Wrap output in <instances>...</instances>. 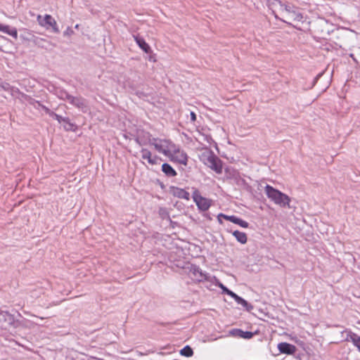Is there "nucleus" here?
<instances>
[{"label": "nucleus", "instance_id": "1", "mask_svg": "<svg viewBox=\"0 0 360 360\" xmlns=\"http://www.w3.org/2000/svg\"><path fill=\"white\" fill-rule=\"evenodd\" d=\"M264 191L267 197L275 204L282 207L289 205L290 198L286 194L274 188L270 185H266L265 186Z\"/></svg>", "mask_w": 360, "mask_h": 360}, {"label": "nucleus", "instance_id": "2", "mask_svg": "<svg viewBox=\"0 0 360 360\" xmlns=\"http://www.w3.org/2000/svg\"><path fill=\"white\" fill-rule=\"evenodd\" d=\"M203 163L217 174L222 173V161L212 152L203 153L200 158Z\"/></svg>", "mask_w": 360, "mask_h": 360}, {"label": "nucleus", "instance_id": "3", "mask_svg": "<svg viewBox=\"0 0 360 360\" xmlns=\"http://www.w3.org/2000/svg\"><path fill=\"white\" fill-rule=\"evenodd\" d=\"M148 143L153 146L157 151L165 155H169L176 146L169 140L157 138L149 139Z\"/></svg>", "mask_w": 360, "mask_h": 360}, {"label": "nucleus", "instance_id": "4", "mask_svg": "<svg viewBox=\"0 0 360 360\" xmlns=\"http://www.w3.org/2000/svg\"><path fill=\"white\" fill-rule=\"evenodd\" d=\"M192 197L198 209L201 211H207L211 206V200L202 197L198 189H194Z\"/></svg>", "mask_w": 360, "mask_h": 360}, {"label": "nucleus", "instance_id": "5", "mask_svg": "<svg viewBox=\"0 0 360 360\" xmlns=\"http://www.w3.org/2000/svg\"><path fill=\"white\" fill-rule=\"evenodd\" d=\"M37 22L41 26L44 27L46 29L51 27L55 33L59 32L56 21L51 15L46 14L44 17H42L41 15H38Z\"/></svg>", "mask_w": 360, "mask_h": 360}, {"label": "nucleus", "instance_id": "6", "mask_svg": "<svg viewBox=\"0 0 360 360\" xmlns=\"http://www.w3.org/2000/svg\"><path fill=\"white\" fill-rule=\"evenodd\" d=\"M70 103L78 108L83 112L89 110L88 103L84 98L81 96H73L70 98Z\"/></svg>", "mask_w": 360, "mask_h": 360}, {"label": "nucleus", "instance_id": "7", "mask_svg": "<svg viewBox=\"0 0 360 360\" xmlns=\"http://www.w3.org/2000/svg\"><path fill=\"white\" fill-rule=\"evenodd\" d=\"M172 160L184 165H187L188 156L186 153L180 150H173Z\"/></svg>", "mask_w": 360, "mask_h": 360}, {"label": "nucleus", "instance_id": "8", "mask_svg": "<svg viewBox=\"0 0 360 360\" xmlns=\"http://www.w3.org/2000/svg\"><path fill=\"white\" fill-rule=\"evenodd\" d=\"M303 16L297 8H295L289 15L286 16L285 19H283V21L291 24V21H302Z\"/></svg>", "mask_w": 360, "mask_h": 360}, {"label": "nucleus", "instance_id": "9", "mask_svg": "<svg viewBox=\"0 0 360 360\" xmlns=\"http://www.w3.org/2000/svg\"><path fill=\"white\" fill-rule=\"evenodd\" d=\"M170 192L174 196L177 197L179 198L185 199L187 200H188L190 198V194L188 192L178 187H170Z\"/></svg>", "mask_w": 360, "mask_h": 360}, {"label": "nucleus", "instance_id": "10", "mask_svg": "<svg viewBox=\"0 0 360 360\" xmlns=\"http://www.w3.org/2000/svg\"><path fill=\"white\" fill-rule=\"evenodd\" d=\"M190 271L200 281L207 280L208 278L207 274L203 272L202 270L196 265H192L191 266Z\"/></svg>", "mask_w": 360, "mask_h": 360}, {"label": "nucleus", "instance_id": "11", "mask_svg": "<svg viewBox=\"0 0 360 360\" xmlns=\"http://www.w3.org/2000/svg\"><path fill=\"white\" fill-rule=\"evenodd\" d=\"M278 349L281 353L286 354H292L296 350L295 346L287 342L279 343L278 345Z\"/></svg>", "mask_w": 360, "mask_h": 360}, {"label": "nucleus", "instance_id": "12", "mask_svg": "<svg viewBox=\"0 0 360 360\" xmlns=\"http://www.w3.org/2000/svg\"><path fill=\"white\" fill-rule=\"evenodd\" d=\"M141 158L143 160H146L149 164L153 165H156L158 162V157L157 156H152V154L150 150H148L146 148H142L141 150Z\"/></svg>", "mask_w": 360, "mask_h": 360}, {"label": "nucleus", "instance_id": "13", "mask_svg": "<svg viewBox=\"0 0 360 360\" xmlns=\"http://www.w3.org/2000/svg\"><path fill=\"white\" fill-rule=\"evenodd\" d=\"M14 317L7 311L0 310V322L5 323V326H11L14 323Z\"/></svg>", "mask_w": 360, "mask_h": 360}, {"label": "nucleus", "instance_id": "14", "mask_svg": "<svg viewBox=\"0 0 360 360\" xmlns=\"http://www.w3.org/2000/svg\"><path fill=\"white\" fill-rule=\"evenodd\" d=\"M134 39H135V41L136 42V44H138V46L145 52V53H150V46L146 42V41L139 37V36H136L134 37Z\"/></svg>", "mask_w": 360, "mask_h": 360}, {"label": "nucleus", "instance_id": "15", "mask_svg": "<svg viewBox=\"0 0 360 360\" xmlns=\"http://www.w3.org/2000/svg\"><path fill=\"white\" fill-rule=\"evenodd\" d=\"M0 31L9 34L16 39L18 37V32L15 28H11L8 25H4L0 23Z\"/></svg>", "mask_w": 360, "mask_h": 360}, {"label": "nucleus", "instance_id": "16", "mask_svg": "<svg viewBox=\"0 0 360 360\" xmlns=\"http://www.w3.org/2000/svg\"><path fill=\"white\" fill-rule=\"evenodd\" d=\"M162 171L169 177L175 176L176 175V171L168 163H164L162 165Z\"/></svg>", "mask_w": 360, "mask_h": 360}, {"label": "nucleus", "instance_id": "17", "mask_svg": "<svg viewBox=\"0 0 360 360\" xmlns=\"http://www.w3.org/2000/svg\"><path fill=\"white\" fill-rule=\"evenodd\" d=\"M232 234L241 244H245L247 243V235L245 233L239 231H234L232 232Z\"/></svg>", "mask_w": 360, "mask_h": 360}, {"label": "nucleus", "instance_id": "18", "mask_svg": "<svg viewBox=\"0 0 360 360\" xmlns=\"http://www.w3.org/2000/svg\"><path fill=\"white\" fill-rule=\"evenodd\" d=\"M62 123H63V127L66 131H75L77 129V126L71 122L68 117H64Z\"/></svg>", "mask_w": 360, "mask_h": 360}, {"label": "nucleus", "instance_id": "19", "mask_svg": "<svg viewBox=\"0 0 360 360\" xmlns=\"http://www.w3.org/2000/svg\"><path fill=\"white\" fill-rule=\"evenodd\" d=\"M235 301L238 304L243 305L248 311H250L253 307L249 304L246 300H245L243 298L240 297L238 295Z\"/></svg>", "mask_w": 360, "mask_h": 360}, {"label": "nucleus", "instance_id": "20", "mask_svg": "<svg viewBox=\"0 0 360 360\" xmlns=\"http://www.w3.org/2000/svg\"><path fill=\"white\" fill-rule=\"evenodd\" d=\"M349 338L353 342L354 345H356L360 350V337L355 333H349L347 338V340H348Z\"/></svg>", "mask_w": 360, "mask_h": 360}, {"label": "nucleus", "instance_id": "21", "mask_svg": "<svg viewBox=\"0 0 360 360\" xmlns=\"http://www.w3.org/2000/svg\"><path fill=\"white\" fill-rule=\"evenodd\" d=\"M281 15H283V19L286 18V16L291 13V11L295 8L293 6L285 5V6H281Z\"/></svg>", "mask_w": 360, "mask_h": 360}, {"label": "nucleus", "instance_id": "22", "mask_svg": "<svg viewBox=\"0 0 360 360\" xmlns=\"http://www.w3.org/2000/svg\"><path fill=\"white\" fill-rule=\"evenodd\" d=\"M180 354L184 356L189 357L193 354V352L189 346H186L182 349H181Z\"/></svg>", "mask_w": 360, "mask_h": 360}, {"label": "nucleus", "instance_id": "23", "mask_svg": "<svg viewBox=\"0 0 360 360\" xmlns=\"http://www.w3.org/2000/svg\"><path fill=\"white\" fill-rule=\"evenodd\" d=\"M58 96L60 99H62L63 101H66L68 103H70V98L72 97V96H71L70 94H69L68 92H66L65 91H60L58 92Z\"/></svg>", "mask_w": 360, "mask_h": 360}, {"label": "nucleus", "instance_id": "24", "mask_svg": "<svg viewBox=\"0 0 360 360\" xmlns=\"http://www.w3.org/2000/svg\"><path fill=\"white\" fill-rule=\"evenodd\" d=\"M237 333L240 338L249 339L252 337V333L248 331H243L242 330H237Z\"/></svg>", "mask_w": 360, "mask_h": 360}, {"label": "nucleus", "instance_id": "25", "mask_svg": "<svg viewBox=\"0 0 360 360\" xmlns=\"http://www.w3.org/2000/svg\"><path fill=\"white\" fill-rule=\"evenodd\" d=\"M1 86L3 89H4L6 91L10 92L12 95H13V92L16 91V89L11 86L8 83H3Z\"/></svg>", "mask_w": 360, "mask_h": 360}, {"label": "nucleus", "instance_id": "26", "mask_svg": "<svg viewBox=\"0 0 360 360\" xmlns=\"http://www.w3.org/2000/svg\"><path fill=\"white\" fill-rule=\"evenodd\" d=\"M221 217L232 222L233 218L235 217V216L234 215L229 216V215H226V214H219L218 215V219H219L220 223H221Z\"/></svg>", "mask_w": 360, "mask_h": 360}, {"label": "nucleus", "instance_id": "27", "mask_svg": "<svg viewBox=\"0 0 360 360\" xmlns=\"http://www.w3.org/2000/svg\"><path fill=\"white\" fill-rule=\"evenodd\" d=\"M50 116H51L55 120H56L59 123H62V122L63 121V119H64V117H62L53 112H50Z\"/></svg>", "mask_w": 360, "mask_h": 360}, {"label": "nucleus", "instance_id": "28", "mask_svg": "<svg viewBox=\"0 0 360 360\" xmlns=\"http://www.w3.org/2000/svg\"><path fill=\"white\" fill-rule=\"evenodd\" d=\"M236 224L240 226L243 228H248L249 226V224L247 221L241 219L240 218H239L238 223Z\"/></svg>", "mask_w": 360, "mask_h": 360}, {"label": "nucleus", "instance_id": "29", "mask_svg": "<svg viewBox=\"0 0 360 360\" xmlns=\"http://www.w3.org/2000/svg\"><path fill=\"white\" fill-rule=\"evenodd\" d=\"M226 294L229 295L230 297H231L234 300H236V297H238V295H236L235 292H233V291H231L230 290H227V292Z\"/></svg>", "mask_w": 360, "mask_h": 360}, {"label": "nucleus", "instance_id": "30", "mask_svg": "<svg viewBox=\"0 0 360 360\" xmlns=\"http://www.w3.org/2000/svg\"><path fill=\"white\" fill-rule=\"evenodd\" d=\"M219 287L222 290L224 293H226L227 290H229L226 286H224L222 283H219Z\"/></svg>", "mask_w": 360, "mask_h": 360}, {"label": "nucleus", "instance_id": "31", "mask_svg": "<svg viewBox=\"0 0 360 360\" xmlns=\"http://www.w3.org/2000/svg\"><path fill=\"white\" fill-rule=\"evenodd\" d=\"M191 120L192 122H195L196 120V115L193 112H191Z\"/></svg>", "mask_w": 360, "mask_h": 360}, {"label": "nucleus", "instance_id": "32", "mask_svg": "<svg viewBox=\"0 0 360 360\" xmlns=\"http://www.w3.org/2000/svg\"><path fill=\"white\" fill-rule=\"evenodd\" d=\"M43 109L44 110V111L48 113L49 115H50V112H52V111H51L48 108L45 107V106H43Z\"/></svg>", "mask_w": 360, "mask_h": 360}, {"label": "nucleus", "instance_id": "33", "mask_svg": "<svg viewBox=\"0 0 360 360\" xmlns=\"http://www.w3.org/2000/svg\"><path fill=\"white\" fill-rule=\"evenodd\" d=\"M238 219H239V218L237 217L236 216H235L232 222L236 224L238 223Z\"/></svg>", "mask_w": 360, "mask_h": 360}, {"label": "nucleus", "instance_id": "34", "mask_svg": "<svg viewBox=\"0 0 360 360\" xmlns=\"http://www.w3.org/2000/svg\"><path fill=\"white\" fill-rule=\"evenodd\" d=\"M319 77V75H318L316 77H315V80H314V82H316V81L317 80L318 77Z\"/></svg>", "mask_w": 360, "mask_h": 360}]
</instances>
